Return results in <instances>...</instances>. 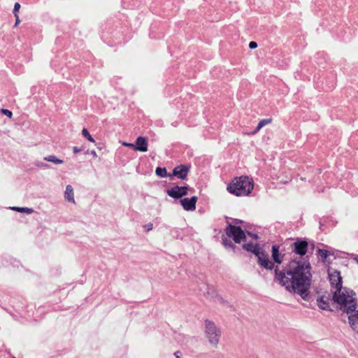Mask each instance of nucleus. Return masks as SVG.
<instances>
[{"mask_svg":"<svg viewBox=\"0 0 358 358\" xmlns=\"http://www.w3.org/2000/svg\"><path fill=\"white\" fill-rule=\"evenodd\" d=\"M308 243L297 238L291 245L292 250L301 257L292 259L283 269L275 268L274 280L284 287L287 291L299 294L306 300L309 296L311 285V266L308 260L302 258L308 251Z\"/></svg>","mask_w":358,"mask_h":358,"instance_id":"1","label":"nucleus"},{"mask_svg":"<svg viewBox=\"0 0 358 358\" xmlns=\"http://www.w3.org/2000/svg\"><path fill=\"white\" fill-rule=\"evenodd\" d=\"M331 300L341 311L349 313L357 306L356 293L347 287L335 290Z\"/></svg>","mask_w":358,"mask_h":358,"instance_id":"2","label":"nucleus"},{"mask_svg":"<svg viewBox=\"0 0 358 358\" xmlns=\"http://www.w3.org/2000/svg\"><path fill=\"white\" fill-rule=\"evenodd\" d=\"M254 188L253 180L248 176H240L234 178L227 185L229 193L236 196H248Z\"/></svg>","mask_w":358,"mask_h":358,"instance_id":"3","label":"nucleus"},{"mask_svg":"<svg viewBox=\"0 0 358 358\" xmlns=\"http://www.w3.org/2000/svg\"><path fill=\"white\" fill-rule=\"evenodd\" d=\"M205 333L209 343L213 346H217L221 332L216 325L210 321H206Z\"/></svg>","mask_w":358,"mask_h":358,"instance_id":"4","label":"nucleus"},{"mask_svg":"<svg viewBox=\"0 0 358 358\" xmlns=\"http://www.w3.org/2000/svg\"><path fill=\"white\" fill-rule=\"evenodd\" d=\"M328 277L331 285V294H333L335 290L345 288L343 287V278L339 271L329 268L328 269Z\"/></svg>","mask_w":358,"mask_h":358,"instance_id":"5","label":"nucleus"},{"mask_svg":"<svg viewBox=\"0 0 358 358\" xmlns=\"http://www.w3.org/2000/svg\"><path fill=\"white\" fill-rule=\"evenodd\" d=\"M225 232L228 237L232 238L237 243H240L245 239V234L240 227L229 224L225 229Z\"/></svg>","mask_w":358,"mask_h":358,"instance_id":"6","label":"nucleus"},{"mask_svg":"<svg viewBox=\"0 0 358 358\" xmlns=\"http://www.w3.org/2000/svg\"><path fill=\"white\" fill-rule=\"evenodd\" d=\"M256 256L257 257L258 263L261 266L268 270H272L273 268L274 264L271 261L268 255L260 251L259 253H257Z\"/></svg>","mask_w":358,"mask_h":358,"instance_id":"7","label":"nucleus"},{"mask_svg":"<svg viewBox=\"0 0 358 358\" xmlns=\"http://www.w3.org/2000/svg\"><path fill=\"white\" fill-rule=\"evenodd\" d=\"M188 187L174 186L167 190V194L173 199H180L187 194Z\"/></svg>","mask_w":358,"mask_h":358,"instance_id":"8","label":"nucleus"},{"mask_svg":"<svg viewBox=\"0 0 358 358\" xmlns=\"http://www.w3.org/2000/svg\"><path fill=\"white\" fill-rule=\"evenodd\" d=\"M190 170V166L187 164H180L176 166L173 170V176H177L181 180L186 179Z\"/></svg>","mask_w":358,"mask_h":358,"instance_id":"9","label":"nucleus"},{"mask_svg":"<svg viewBox=\"0 0 358 358\" xmlns=\"http://www.w3.org/2000/svg\"><path fill=\"white\" fill-rule=\"evenodd\" d=\"M197 199L198 198L196 196H192L191 198H185L180 199V203L185 210L192 211L196 209Z\"/></svg>","mask_w":358,"mask_h":358,"instance_id":"10","label":"nucleus"},{"mask_svg":"<svg viewBox=\"0 0 358 358\" xmlns=\"http://www.w3.org/2000/svg\"><path fill=\"white\" fill-rule=\"evenodd\" d=\"M134 150L143 152L148 151V141L145 137L138 136L136 139V142L134 144Z\"/></svg>","mask_w":358,"mask_h":358,"instance_id":"11","label":"nucleus"},{"mask_svg":"<svg viewBox=\"0 0 358 358\" xmlns=\"http://www.w3.org/2000/svg\"><path fill=\"white\" fill-rule=\"evenodd\" d=\"M348 315L349 324L351 328L358 333V310L351 311Z\"/></svg>","mask_w":358,"mask_h":358,"instance_id":"12","label":"nucleus"},{"mask_svg":"<svg viewBox=\"0 0 358 358\" xmlns=\"http://www.w3.org/2000/svg\"><path fill=\"white\" fill-rule=\"evenodd\" d=\"M272 257L273 261L278 264L282 262L283 255L279 251V246L276 245L272 246Z\"/></svg>","mask_w":358,"mask_h":358,"instance_id":"13","label":"nucleus"},{"mask_svg":"<svg viewBox=\"0 0 358 358\" xmlns=\"http://www.w3.org/2000/svg\"><path fill=\"white\" fill-rule=\"evenodd\" d=\"M243 248L245 250L254 253L255 255H257V253H259L261 251L260 248L259 247L258 244H257V243H245L243 245Z\"/></svg>","mask_w":358,"mask_h":358,"instance_id":"14","label":"nucleus"},{"mask_svg":"<svg viewBox=\"0 0 358 358\" xmlns=\"http://www.w3.org/2000/svg\"><path fill=\"white\" fill-rule=\"evenodd\" d=\"M329 298L325 296H322L317 300L319 307L323 310L329 309Z\"/></svg>","mask_w":358,"mask_h":358,"instance_id":"15","label":"nucleus"},{"mask_svg":"<svg viewBox=\"0 0 358 358\" xmlns=\"http://www.w3.org/2000/svg\"><path fill=\"white\" fill-rule=\"evenodd\" d=\"M65 199L69 201L75 203L73 189L70 185H67L66 187Z\"/></svg>","mask_w":358,"mask_h":358,"instance_id":"16","label":"nucleus"},{"mask_svg":"<svg viewBox=\"0 0 358 358\" xmlns=\"http://www.w3.org/2000/svg\"><path fill=\"white\" fill-rule=\"evenodd\" d=\"M271 122H272L271 118L263 119V120H260L259 122L257 127L255 128V129L253 131H252L251 133H250V134L254 135V134H257L263 127L271 123Z\"/></svg>","mask_w":358,"mask_h":358,"instance_id":"17","label":"nucleus"},{"mask_svg":"<svg viewBox=\"0 0 358 358\" xmlns=\"http://www.w3.org/2000/svg\"><path fill=\"white\" fill-rule=\"evenodd\" d=\"M44 160L52 162L55 164H60L64 162L62 159L57 158L55 155H48L45 157Z\"/></svg>","mask_w":358,"mask_h":358,"instance_id":"18","label":"nucleus"},{"mask_svg":"<svg viewBox=\"0 0 358 358\" xmlns=\"http://www.w3.org/2000/svg\"><path fill=\"white\" fill-rule=\"evenodd\" d=\"M12 210H15V211H17V212H21V213H26L27 214H30L31 213H33V209L32 208H22V207H13L11 208Z\"/></svg>","mask_w":358,"mask_h":358,"instance_id":"19","label":"nucleus"},{"mask_svg":"<svg viewBox=\"0 0 358 358\" xmlns=\"http://www.w3.org/2000/svg\"><path fill=\"white\" fill-rule=\"evenodd\" d=\"M157 176L161 178H165L167 176V171L166 168L157 167L155 170Z\"/></svg>","mask_w":358,"mask_h":358,"instance_id":"20","label":"nucleus"},{"mask_svg":"<svg viewBox=\"0 0 358 358\" xmlns=\"http://www.w3.org/2000/svg\"><path fill=\"white\" fill-rule=\"evenodd\" d=\"M82 134L84 137H85L87 139H88L90 141L94 143L95 140L94 138L90 135L88 130L86 128H83L82 130Z\"/></svg>","mask_w":358,"mask_h":358,"instance_id":"21","label":"nucleus"},{"mask_svg":"<svg viewBox=\"0 0 358 358\" xmlns=\"http://www.w3.org/2000/svg\"><path fill=\"white\" fill-rule=\"evenodd\" d=\"M317 254L323 260H325L329 255V252L326 250L319 249Z\"/></svg>","mask_w":358,"mask_h":358,"instance_id":"22","label":"nucleus"},{"mask_svg":"<svg viewBox=\"0 0 358 358\" xmlns=\"http://www.w3.org/2000/svg\"><path fill=\"white\" fill-rule=\"evenodd\" d=\"M222 242H223L224 245L226 248H234V244L231 242V241L228 240L227 238L223 237Z\"/></svg>","mask_w":358,"mask_h":358,"instance_id":"23","label":"nucleus"},{"mask_svg":"<svg viewBox=\"0 0 358 358\" xmlns=\"http://www.w3.org/2000/svg\"><path fill=\"white\" fill-rule=\"evenodd\" d=\"M36 166L38 168H41V169H48L49 168V165L47 164H45L43 162H36L35 163Z\"/></svg>","mask_w":358,"mask_h":358,"instance_id":"24","label":"nucleus"},{"mask_svg":"<svg viewBox=\"0 0 358 358\" xmlns=\"http://www.w3.org/2000/svg\"><path fill=\"white\" fill-rule=\"evenodd\" d=\"M20 8V4L17 2L15 3L14 5V8H13V14L15 16L18 15V12H19Z\"/></svg>","mask_w":358,"mask_h":358,"instance_id":"25","label":"nucleus"},{"mask_svg":"<svg viewBox=\"0 0 358 358\" xmlns=\"http://www.w3.org/2000/svg\"><path fill=\"white\" fill-rule=\"evenodd\" d=\"M1 113L6 115L9 118H11L13 116V113L8 109H1Z\"/></svg>","mask_w":358,"mask_h":358,"instance_id":"26","label":"nucleus"},{"mask_svg":"<svg viewBox=\"0 0 358 358\" xmlns=\"http://www.w3.org/2000/svg\"><path fill=\"white\" fill-rule=\"evenodd\" d=\"M122 144V145H124L125 147L131 148L134 150V143L123 142Z\"/></svg>","mask_w":358,"mask_h":358,"instance_id":"27","label":"nucleus"},{"mask_svg":"<svg viewBox=\"0 0 358 358\" xmlns=\"http://www.w3.org/2000/svg\"><path fill=\"white\" fill-rule=\"evenodd\" d=\"M257 47V43H256V42H255V41H251V42H250V43H249V48H250V49H255V48H256Z\"/></svg>","mask_w":358,"mask_h":358,"instance_id":"28","label":"nucleus"},{"mask_svg":"<svg viewBox=\"0 0 358 358\" xmlns=\"http://www.w3.org/2000/svg\"><path fill=\"white\" fill-rule=\"evenodd\" d=\"M152 227H153L152 224V223H149V224H148L145 225V226H144V228H145V229L147 231H150V230H152Z\"/></svg>","mask_w":358,"mask_h":358,"instance_id":"29","label":"nucleus"},{"mask_svg":"<svg viewBox=\"0 0 358 358\" xmlns=\"http://www.w3.org/2000/svg\"><path fill=\"white\" fill-rule=\"evenodd\" d=\"M15 27H17L20 22V18H19V15H17V16H15Z\"/></svg>","mask_w":358,"mask_h":358,"instance_id":"30","label":"nucleus"},{"mask_svg":"<svg viewBox=\"0 0 358 358\" xmlns=\"http://www.w3.org/2000/svg\"><path fill=\"white\" fill-rule=\"evenodd\" d=\"M82 150L80 148H78V147H73V153L76 154L81 151Z\"/></svg>","mask_w":358,"mask_h":358,"instance_id":"31","label":"nucleus"},{"mask_svg":"<svg viewBox=\"0 0 358 358\" xmlns=\"http://www.w3.org/2000/svg\"><path fill=\"white\" fill-rule=\"evenodd\" d=\"M181 352L180 351H176L175 353H174V356L176 357V358H180L181 357Z\"/></svg>","mask_w":358,"mask_h":358,"instance_id":"32","label":"nucleus"},{"mask_svg":"<svg viewBox=\"0 0 358 358\" xmlns=\"http://www.w3.org/2000/svg\"><path fill=\"white\" fill-rule=\"evenodd\" d=\"M248 234L250 236H251V237H252L253 238H255V239H257V236L256 234H251V233H250V232H248Z\"/></svg>","mask_w":358,"mask_h":358,"instance_id":"33","label":"nucleus"},{"mask_svg":"<svg viewBox=\"0 0 358 358\" xmlns=\"http://www.w3.org/2000/svg\"><path fill=\"white\" fill-rule=\"evenodd\" d=\"M91 153H92V155L94 157H96V152H95L94 150H92V151L91 152Z\"/></svg>","mask_w":358,"mask_h":358,"instance_id":"34","label":"nucleus"},{"mask_svg":"<svg viewBox=\"0 0 358 358\" xmlns=\"http://www.w3.org/2000/svg\"><path fill=\"white\" fill-rule=\"evenodd\" d=\"M355 259V261L357 262V263L358 264V257H356Z\"/></svg>","mask_w":358,"mask_h":358,"instance_id":"35","label":"nucleus"},{"mask_svg":"<svg viewBox=\"0 0 358 358\" xmlns=\"http://www.w3.org/2000/svg\"><path fill=\"white\" fill-rule=\"evenodd\" d=\"M13 358H15V357H13Z\"/></svg>","mask_w":358,"mask_h":358,"instance_id":"36","label":"nucleus"}]
</instances>
